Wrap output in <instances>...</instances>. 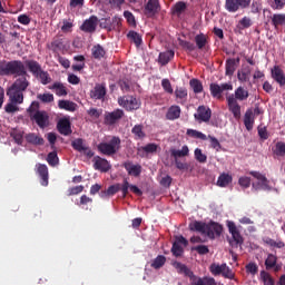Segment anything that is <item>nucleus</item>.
I'll list each match as a JSON object with an SVG mask.
<instances>
[{
	"mask_svg": "<svg viewBox=\"0 0 285 285\" xmlns=\"http://www.w3.org/2000/svg\"><path fill=\"white\" fill-rule=\"evenodd\" d=\"M194 156L196 161H198L199 164H206V161H208V157L199 148L195 149Z\"/></svg>",
	"mask_w": 285,
	"mask_h": 285,
	"instance_id": "57",
	"label": "nucleus"
},
{
	"mask_svg": "<svg viewBox=\"0 0 285 285\" xmlns=\"http://www.w3.org/2000/svg\"><path fill=\"white\" fill-rule=\"evenodd\" d=\"M28 86H30V82L24 76H21L12 83L11 88L19 90L20 92H26V90H28Z\"/></svg>",
	"mask_w": 285,
	"mask_h": 285,
	"instance_id": "28",
	"label": "nucleus"
},
{
	"mask_svg": "<svg viewBox=\"0 0 285 285\" xmlns=\"http://www.w3.org/2000/svg\"><path fill=\"white\" fill-rule=\"evenodd\" d=\"M248 97H250V94H248V90L244 89V87H238L235 90L234 99H236V101H246Z\"/></svg>",
	"mask_w": 285,
	"mask_h": 285,
	"instance_id": "41",
	"label": "nucleus"
},
{
	"mask_svg": "<svg viewBox=\"0 0 285 285\" xmlns=\"http://www.w3.org/2000/svg\"><path fill=\"white\" fill-rule=\"evenodd\" d=\"M236 61H239V58H228L226 60V70H225V75L227 77H233V75H235V70H236Z\"/></svg>",
	"mask_w": 285,
	"mask_h": 285,
	"instance_id": "35",
	"label": "nucleus"
},
{
	"mask_svg": "<svg viewBox=\"0 0 285 285\" xmlns=\"http://www.w3.org/2000/svg\"><path fill=\"white\" fill-rule=\"evenodd\" d=\"M126 114L122 109H115L114 111H109L105 114V125L106 126H115V124H119Z\"/></svg>",
	"mask_w": 285,
	"mask_h": 285,
	"instance_id": "12",
	"label": "nucleus"
},
{
	"mask_svg": "<svg viewBox=\"0 0 285 285\" xmlns=\"http://www.w3.org/2000/svg\"><path fill=\"white\" fill-rule=\"evenodd\" d=\"M261 279L264 285H275V279L266 271H261Z\"/></svg>",
	"mask_w": 285,
	"mask_h": 285,
	"instance_id": "54",
	"label": "nucleus"
},
{
	"mask_svg": "<svg viewBox=\"0 0 285 285\" xmlns=\"http://www.w3.org/2000/svg\"><path fill=\"white\" fill-rule=\"evenodd\" d=\"M98 23L99 18H97V16H91L89 19L83 21L80 30H82V32H95V30H97Z\"/></svg>",
	"mask_w": 285,
	"mask_h": 285,
	"instance_id": "18",
	"label": "nucleus"
},
{
	"mask_svg": "<svg viewBox=\"0 0 285 285\" xmlns=\"http://www.w3.org/2000/svg\"><path fill=\"white\" fill-rule=\"evenodd\" d=\"M98 151L107 157H112L121 150V138L114 136L108 142H100L97 146Z\"/></svg>",
	"mask_w": 285,
	"mask_h": 285,
	"instance_id": "3",
	"label": "nucleus"
},
{
	"mask_svg": "<svg viewBox=\"0 0 285 285\" xmlns=\"http://www.w3.org/2000/svg\"><path fill=\"white\" fill-rule=\"evenodd\" d=\"M206 223H202L199 220H195L193 223L189 224V230L196 232V233H200L202 235L206 234Z\"/></svg>",
	"mask_w": 285,
	"mask_h": 285,
	"instance_id": "39",
	"label": "nucleus"
},
{
	"mask_svg": "<svg viewBox=\"0 0 285 285\" xmlns=\"http://www.w3.org/2000/svg\"><path fill=\"white\" fill-rule=\"evenodd\" d=\"M232 183L233 176H230L229 174H222L217 179V186H219V188H226V186Z\"/></svg>",
	"mask_w": 285,
	"mask_h": 285,
	"instance_id": "43",
	"label": "nucleus"
},
{
	"mask_svg": "<svg viewBox=\"0 0 285 285\" xmlns=\"http://www.w3.org/2000/svg\"><path fill=\"white\" fill-rule=\"evenodd\" d=\"M30 119L36 121L39 128H48V121L50 119V116H48V112L42 110V111H36L33 115H31Z\"/></svg>",
	"mask_w": 285,
	"mask_h": 285,
	"instance_id": "16",
	"label": "nucleus"
},
{
	"mask_svg": "<svg viewBox=\"0 0 285 285\" xmlns=\"http://www.w3.org/2000/svg\"><path fill=\"white\" fill-rule=\"evenodd\" d=\"M225 90H233V85L225 82V83H216V82H212L209 85V91L212 97H214V99H223V92H225Z\"/></svg>",
	"mask_w": 285,
	"mask_h": 285,
	"instance_id": "9",
	"label": "nucleus"
},
{
	"mask_svg": "<svg viewBox=\"0 0 285 285\" xmlns=\"http://www.w3.org/2000/svg\"><path fill=\"white\" fill-rule=\"evenodd\" d=\"M10 75H16L17 77H26V75H28V71L26 70V65L21 60H1L0 76L8 77Z\"/></svg>",
	"mask_w": 285,
	"mask_h": 285,
	"instance_id": "2",
	"label": "nucleus"
},
{
	"mask_svg": "<svg viewBox=\"0 0 285 285\" xmlns=\"http://www.w3.org/2000/svg\"><path fill=\"white\" fill-rule=\"evenodd\" d=\"M92 161L95 170H99L100 173H108L112 168L108 159L101 158L100 156H95Z\"/></svg>",
	"mask_w": 285,
	"mask_h": 285,
	"instance_id": "15",
	"label": "nucleus"
},
{
	"mask_svg": "<svg viewBox=\"0 0 285 285\" xmlns=\"http://www.w3.org/2000/svg\"><path fill=\"white\" fill-rule=\"evenodd\" d=\"M106 83H96L94 89L90 91V98L104 101V99H106Z\"/></svg>",
	"mask_w": 285,
	"mask_h": 285,
	"instance_id": "17",
	"label": "nucleus"
},
{
	"mask_svg": "<svg viewBox=\"0 0 285 285\" xmlns=\"http://www.w3.org/2000/svg\"><path fill=\"white\" fill-rule=\"evenodd\" d=\"M47 161L49 166H57L59 164V156H57V151H51L47 156Z\"/></svg>",
	"mask_w": 285,
	"mask_h": 285,
	"instance_id": "61",
	"label": "nucleus"
},
{
	"mask_svg": "<svg viewBox=\"0 0 285 285\" xmlns=\"http://www.w3.org/2000/svg\"><path fill=\"white\" fill-rule=\"evenodd\" d=\"M174 268H176L179 275H184L185 277L189 278L190 285H217V281L210 276H197L195 273L180 262L173 263Z\"/></svg>",
	"mask_w": 285,
	"mask_h": 285,
	"instance_id": "1",
	"label": "nucleus"
},
{
	"mask_svg": "<svg viewBox=\"0 0 285 285\" xmlns=\"http://www.w3.org/2000/svg\"><path fill=\"white\" fill-rule=\"evenodd\" d=\"M49 88L50 90H55L58 97H66V95H68V89L61 82H53Z\"/></svg>",
	"mask_w": 285,
	"mask_h": 285,
	"instance_id": "40",
	"label": "nucleus"
},
{
	"mask_svg": "<svg viewBox=\"0 0 285 285\" xmlns=\"http://www.w3.org/2000/svg\"><path fill=\"white\" fill-rule=\"evenodd\" d=\"M237 77L240 83H246V81H248V77H250V69L246 68V69L238 70Z\"/></svg>",
	"mask_w": 285,
	"mask_h": 285,
	"instance_id": "55",
	"label": "nucleus"
},
{
	"mask_svg": "<svg viewBox=\"0 0 285 285\" xmlns=\"http://www.w3.org/2000/svg\"><path fill=\"white\" fill-rule=\"evenodd\" d=\"M174 95L177 104H185L186 99H188V89L186 87H176Z\"/></svg>",
	"mask_w": 285,
	"mask_h": 285,
	"instance_id": "31",
	"label": "nucleus"
},
{
	"mask_svg": "<svg viewBox=\"0 0 285 285\" xmlns=\"http://www.w3.org/2000/svg\"><path fill=\"white\" fill-rule=\"evenodd\" d=\"M252 0H232L228 4H225V10L227 12H237L238 10H246V8H250Z\"/></svg>",
	"mask_w": 285,
	"mask_h": 285,
	"instance_id": "14",
	"label": "nucleus"
},
{
	"mask_svg": "<svg viewBox=\"0 0 285 285\" xmlns=\"http://www.w3.org/2000/svg\"><path fill=\"white\" fill-rule=\"evenodd\" d=\"M128 189H130L134 195H137V197H141V195H144V191H141L139 187H137L136 185H130V183H128V179H124L121 185L122 197H128Z\"/></svg>",
	"mask_w": 285,
	"mask_h": 285,
	"instance_id": "20",
	"label": "nucleus"
},
{
	"mask_svg": "<svg viewBox=\"0 0 285 285\" xmlns=\"http://www.w3.org/2000/svg\"><path fill=\"white\" fill-rule=\"evenodd\" d=\"M171 59H175V51L167 50L159 53L158 63H160L161 66H168Z\"/></svg>",
	"mask_w": 285,
	"mask_h": 285,
	"instance_id": "30",
	"label": "nucleus"
},
{
	"mask_svg": "<svg viewBox=\"0 0 285 285\" xmlns=\"http://www.w3.org/2000/svg\"><path fill=\"white\" fill-rule=\"evenodd\" d=\"M265 268L266 271L274 269V273H279V271H282V265L277 264V257L274 254H268L265 259Z\"/></svg>",
	"mask_w": 285,
	"mask_h": 285,
	"instance_id": "22",
	"label": "nucleus"
},
{
	"mask_svg": "<svg viewBox=\"0 0 285 285\" xmlns=\"http://www.w3.org/2000/svg\"><path fill=\"white\" fill-rule=\"evenodd\" d=\"M57 128L58 132H60V135H65L66 137L72 134V129L70 128V120L68 118L60 119L58 121Z\"/></svg>",
	"mask_w": 285,
	"mask_h": 285,
	"instance_id": "25",
	"label": "nucleus"
},
{
	"mask_svg": "<svg viewBox=\"0 0 285 285\" xmlns=\"http://www.w3.org/2000/svg\"><path fill=\"white\" fill-rule=\"evenodd\" d=\"M186 135L193 139H202V141H206V139H208L204 132L197 131L196 129H187Z\"/></svg>",
	"mask_w": 285,
	"mask_h": 285,
	"instance_id": "52",
	"label": "nucleus"
},
{
	"mask_svg": "<svg viewBox=\"0 0 285 285\" xmlns=\"http://www.w3.org/2000/svg\"><path fill=\"white\" fill-rule=\"evenodd\" d=\"M159 10V0H148L144 8V14L148 18L155 17Z\"/></svg>",
	"mask_w": 285,
	"mask_h": 285,
	"instance_id": "21",
	"label": "nucleus"
},
{
	"mask_svg": "<svg viewBox=\"0 0 285 285\" xmlns=\"http://www.w3.org/2000/svg\"><path fill=\"white\" fill-rule=\"evenodd\" d=\"M71 147L73 148V150H77V153H83V156L88 159H92V157H95V153L92 151V149L83 144V138H77L71 141Z\"/></svg>",
	"mask_w": 285,
	"mask_h": 285,
	"instance_id": "10",
	"label": "nucleus"
},
{
	"mask_svg": "<svg viewBox=\"0 0 285 285\" xmlns=\"http://www.w3.org/2000/svg\"><path fill=\"white\" fill-rule=\"evenodd\" d=\"M249 175H252V177H255V179H258V181H261L263 190H273V187H271L269 185L271 181L268 180V178H266V176L262 175V173L249 171Z\"/></svg>",
	"mask_w": 285,
	"mask_h": 285,
	"instance_id": "26",
	"label": "nucleus"
},
{
	"mask_svg": "<svg viewBox=\"0 0 285 285\" xmlns=\"http://www.w3.org/2000/svg\"><path fill=\"white\" fill-rule=\"evenodd\" d=\"M226 101L229 112L233 114V117L234 119H236V121H239L242 119V106H239V102L236 100L235 95H227Z\"/></svg>",
	"mask_w": 285,
	"mask_h": 285,
	"instance_id": "7",
	"label": "nucleus"
},
{
	"mask_svg": "<svg viewBox=\"0 0 285 285\" xmlns=\"http://www.w3.org/2000/svg\"><path fill=\"white\" fill-rule=\"evenodd\" d=\"M183 246H188V239H186L184 236H176L171 246V253L174 257H181V255H184Z\"/></svg>",
	"mask_w": 285,
	"mask_h": 285,
	"instance_id": "13",
	"label": "nucleus"
},
{
	"mask_svg": "<svg viewBox=\"0 0 285 285\" xmlns=\"http://www.w3.org/2000/svg\"><path fill=\"white\" fill-rule=\"evenodd\" d=\"M118 104L128 112H132V110H139V108H141V101L134 96H122L118 98Z\"/></svg>",
	"mask_w": 285,
	"mask_h": 285,
	"instance_id": "6",
	"label": "nucleus"
},
{
	"mask_svg": "<svg viewBox=\"0 0 285 285\" xmlns=\"http://www.w3.org/2000/svg\"><path fill=\"white\" fill-rule=\"evenodd\" d=\"M161 88L165 90V92H167V95H173V92H175L173 89V83H170L169 79L165 78L161 80Z\"/></svg>",
	"mask_w": 285,
	"mask_h": 285,
	"instance_id": "60",
	"label": "nucleus"
},
{
	"mask_svg": "<svg viewBox=\"0 0 285 285\" xmlns=\"http://www.w3.org/2000/svg\"><path fill=\"white\" fill-rule=\"evenodd\" d=\"M37 99L41 101L42 104H52L55 101V95L52 94H39L37 96Z\"/></svg>",
	"mask_w": 285,
	"mask_h": 285,
	"instance_id": "58",
	"label": "nucleus"
},
{
	"mask_svg": "<svg viewBox=\"0 0 285 285\" xmlns=\"http://www.w3.org/2000/svg\"><path fill=\"white\" fill-rule=\"evenodd\" d=\"M210 117H213V110L204 105L199 106L194 114V118L197 124H208V121H210Z\"/></svg>",
	"mask_w": 285,
	"mask_h": 285,
	"instance_id": "8",
	"label": "nucleus"
},
{
	"mask_svg": "<svg viewBox=\"0 0 285 285\" xmlns=\"http://www.w3.org/2000/svg\"><path fill=\"white\" fill-rule=\"evenodd\" d=\"M37 166V174L40 177L41 186H48V166L43 164H38Z\"/></svg>",
	"mask_w": 285,
	"mask_h": 285,
	"instance_id": "27",
	"label": "nucleus"
},
{
	"mask_svg": "<svg viewBox=\"0 0 285 285\" xmlns=\"http://www.w3.org/2000/svg\"><path fill=\"white\" fill-rule=\"evenodd\" d=\"M121 190V184H115L107 188V190L101 193V197H112V195H117Z\"/></svg>",
	"mask_w": 285,
	"mask_h": 285,
	"instance_id": "44",
	"label": "nucleus"
},
{
	"mask_svg": "<svg viewBox=\"0 0 285 285\" xmlns=\"http://www.w3.org/2000/svg\"><path fill=\"white\" fill-rule=\"evenodd\" d=\"M4 111L7 112V115H14V112H19V104L9 101L4 106Z\"/></svg>",
	"mask_w": 285,
	"mask_h": 285,
	"instance_id": "56",
	"label": "nucleus"
},
{
	"mask_svg": "<svg viewBox=\"0 0 285 285\" xmlns=\"http://www.w3.org/2000/svg\"><path fill=\"white\" fill-rule=\"evenodd\" d=\"M222 233H224V227L219 223L209 222L205 227V235L209 239H215V237H220Z\"/></svg>",
	"mask_w": 285,
	"mask_h": 285,
	"instance_id": "11",
	"label": "nucleus"
},
{
	"mask_svg": "<svg viewBox=\"0 0 285 285\" xmlns=\"http://www.w3.org/2000/svg\"><path fill=\"white\" fill-rule=\"evenodd\" d=\"M190 154V149H188V146H183L181 149H170V155L171 157H174V160H177L181 157H188V155Z\"/></svg>",
	"mask_w": 285,
	"mask_h": 285,
	"instance_id": "32",
	"label": "nucleus"
},
{
	"mask_svg": "<svg viewBox=\"0 0 285 285\" xmlns=\"http://www.w3.org/2000/svg\"><path fill=\"white\" fill-rule=\"evenodd\" d=\"M272 78L274 79V81H276V83H278V86L281 88H284L285 86V75H284V70H282V68L279 66H274V68L272 69Z\"/></svg>",
	"mask_w": 285,
	"mask_h": 285,
	"instance_id": "23",
	"label": "nucleus"
},
{
	"mask_svg": "<svg viewBox=\"0 0 285 285\" xmlns=\"http://www.w3.org/2000/svg\"><path fill=\"white\" fill-rule=\"evenodd\" d=\"M181 12H186V2H177L174 6V14H181Z\"/></svg>",
	"mask_w": 285,
	"mask_h": 285,
	"instance_id": "63",
	"label": "nucleus"
},
{
	"mask_svg": "<svg viewBox=\"0 0 285 285\" xmlns=\"http://www.w3.org/2000/svg\"><path fill=\"white\" fill-rule=\"evenodd\" d=\"M194 41H195L198 50H204V48H206V46H208V36L200 32L195 36Z\"/></svg>",
	"mask_w": 285,
	"mask_h": 285,
	"instance_id": "36",
	"label": "nucleus"
},
{
	"mask_svg": "<svg viewBox=\"0 0 285 285\" xmlns=\"http://www.w3.org/2000/svg\"><path fill=\"white\" fill-rule=\"evenodd\" d=\"M7 97H9V101H12V104H23V91L9 87L7 90Z\"/></svg>",
	"mask_w": 285,
	"mask_h": 285,
	"instance_id": "19",
	"label": "nucleus"
},
{
	"mask_svg": "<svg viewBox=\"0 0 285 285\" xmlns=\"http://www.w3.org/2000/svg\"><path fill=\"white\" fill-rule=\"evenodd\" d=\"M274 154L277 157H285V142L283 141L276 142Z\"/></svg>",
	"mask_w": 285,
	"mask_h": 285,
	"instance_id": "59",
	"label": "nucleus"
},
{
	"mask_svg": "<svg viewBox=\"0 0 285 285\" xmlns=\"http://www.w3.org/2000/svg\"><path fill=\"white\" fill-rule=\"evenodd\" d=\"M131 135L135 139H145L146 131H144V125H135L131 129Z\"/></svg>",
	"mask_w": 285,
	"mask_h": 285,
	"instance_id": "48",
	"label": "nucleus"
},
{
	"mask_svg": "<svg viewBox=\"0 0 285 285\" xmlns=\"http://www.w3.org/2000/svg\"><path fill=\"white\" fill-rule=\"evenodd\" d=\"M269 6L272 10H284L285 0H271Z\"/></svg>",
	"mask_w": 285,
	"mask_h": 285,
	"instance_id": "62",
	"label": "nucleus"
},
{
	"mask_svg": "<svg viewBox=\"0 0 285 285\" xmlns=\"http://www.w3.org/2000/svg\"><path fill=\"white\" fill-rule=\"evenodd\" d=\"M24 66L28 68L29 72L36 77L42 69L41 65L37 60H27L24 61Z\"/></svg>",
	"mask_w": 285,
	"mask_h": 285,
	"instance_id": "34",
	"label": "nucleus"
},
{
	"mask_svg": "<svg viewBox=\"0 0 285 285\" xmlns=\"http://www.w3.org/2000/svg\"><path fill=\"white\" fill-rule=\"evenodd\" d=\"M252 26H253V19L245 16L238 21L236 26V30H238V32H242V30H248V28H250Z\"/></svg>",
	"mask_w": 285,
	"mask_h": 285,
	"instance_id": "38",
	"label": "nucleus"
},
{
	"mask_svg": "<svg viewBox=\"0 0 285 285\" xmlns=\"http://www.w3.org/2000/svg\"><path fill=\"white\" fill-rule=\"evenodd\" d=\"M166 264V256L158 255L153 262H151V268H155L156 271H159V268L164 267Z\"/></svg>",
	"mask_w": 285,
	"mask_h": 285,
	"instance_id": "53",
	"label": "nucleus"
},
{
	"mask_svg": "<svg viewBox=\"0 0 285 285\" xmlns=\"http://www.w3.org/2000/svg\"><path fill=\"white\" fill-rule=\"evenodd\" d=\"M209 273H212L214 277L222 275V277H225V279H233V277H235L233 269H230L226 263H223L222 265L213 263L209 266Z\"/></svg>",
	"mask_w": 285,
	"mask_h": 285,
	"instance_id": "5",
	"label": "nucleus"
},
{
	"mask_svg": "<svg viewBox=\"0 0 285 285\" xmlns=\"http://www.w3.org/2000/svg\"><path fill=\"white\" fill-rule=\"evenodd\" d=\"M122 166L131 177H139V175H141V165H135L132 161L127 160L122 164Z\"/></svg>",
	"mask_w": 285,
	"mask_h": 285,
	"instance_id": "24",
	"label": "nucleus"
},
{
	"mask_svg": "<svg viewBox=\"0 0 285 285\" xmlns=\"http://www.w3.org/2000/svg\"><path fill=\"white\" fill-rule=\"evenodd\" d=\"M24 139L28 144H31L32 146H43L46 144V140L43 138L35 132L27 134L24 136Z\"/></svg>",
	"mask_w": 285,
	"mask_h": 285,
	"instance_id": "29",
	"label": "nucleus"
},
{
	"mask_svg": "<svg viewBox=\"0 0 285 285\" xmlns=\"http://www.w3.org/2000/svg\"><path fill=\"white\" fill-rule=\"evenodd\" d=\"M91 55L94 59H104L106 57V49L101 45H96L91 49Z\"/></svg>",
	"mask_w": 285,
	"mask_h": 285,
	"instance_id": "47",
	"label": "nucleus"
},
{
	"mask_svg": "<svg viewBox=\"0 0 285 285\" xmlns=\"http://www.w3.org/2000/svg\"><path fill=\"white\" fill-rule=\"evenodd\" d=\"M127 39L131 41V43H135L136 48H139L144 40L141 39V35H139L137 31H129L127 33Z\"/></svg>",
	"mask_w": 285,
	"mask_h": 285,
	"instance_id": "42",
	"label": "nucleus"
},
{
	"mask_svg": "<svg viewBox=\"0 0 285 285\" xmlns=\"http://www.w3.org/2000/svg\"><path fill=\"white\" fill-rule=\"evenodd\" d=\"M179 117H181V108L179 106H171L166 114V119L169 121H175Z\"/></svg>",
	"mask_w": 285,
	"mask_h": 285,
	"instance_id": "33",
	"label": "nucleus"
},
{
	"mask_svg": "<svg viewBox=\"0 0 285 285\" xmlns=\"http://www.w3.org/2000/svg\"><path fill=\"white\" fill-rule=\"evenodd\" d=\"M238 185H239L240 188H250V177L242 176L238 179Z\"/></svg>",
	"mask_w": 285,
	"mask_h": 285,
	"instance_id": "64",
	"label": "nucleus"
},
{
	"mask_svg": "<svg viewBox=\"0 0 285 285\" xmlns=\"http://www.w3.org/2000/svg\"><path fill=\"white\" fill-rule=\"evenodd\" d=\"M285 23V13H274L272 16V26L275 29L279 28V26H284Z\"/></svg>",
	"mask_w": 285,
	"mask_h": 285,
	"instance_id": "45",
	"label": "nucleus"
},
{
	"mask_svg": "<svg viewBox=\"0 0 285 285\" xmlns=\"http://www.w3.org/2000/svg\"><path fill=\"white\" fill-rule=\"evenodd\" d=\"M10 137L18 144V146L23 145V131L21 129H12L10 131Z\"/></svg>",
	"mask_w": 285,
	"mask_h": 285,
	"instance_id": "50",
	"label": "nucleus"
},
{
	"mask_svg": "<svg viewBox=\"0 0 285 285\" xmlns=\"http://www.w3.org/2000/svg\"><path fill=\"white\" fill-rule=\"evenodd\" d=\"M35 77H37L39 79V81H40V83H42V86H48V83H50V81H52V78H50V73H48V71H45L43 69H40L38 75Z\"/></svg>",
	"mask_w": 285,
	"mask_h": 285,
	"instance_id": "49",
	"label": "nucleus"
},
{
	"mask_svg": "<svg viewBox=\"0 0 285 285\" xmlns=\"http://www.w3.org/2000/svg\"><path fill=\"white\" fill-rule=\"evenodd\" d=\"M253 124H255V120L253 119V109H247L244 116L246 130H250L253 128Z\"/></svg>",
	"mask_w": 285,
	"mask_h": 285,
	"instance_id": "46",
	"label": "nucleus"
},
{
	"mask_svg": "<svg viewBox=\"0 0 285 285\" xmlns=\"http://www.w3.org/2000/svg\"><path fill=\"white\" fill-rule=\"evenodd\" d=\"M190 88L194 90L195 95H199L204 92V85L199 81V79H191L189 81Z\"/></svg>",
	"mask_w": 285,
	"mask_h": 285,
	"instance_id": "51",
	"label": "nucleus"
},
{
	"mask_svg": "<svg viewBox=\"0 0 285 285\" xmlns=\"http://www.w3.org/2000/svg\"><path fill=\"white\" fill-rule=\"evenodd\" d=\"M226 226L232 235V238L229 239V246H232V248H239L244 246V236H242V232H239V228H237L235 222L227 220Z\"/></svg>",
	"mask_w": 285,
	"mask_h": 285,
	"instance_id": "4",
	"label": "nucleus"
},
{
	"mask_svg": "<svg viewBox=\"0 0 285 285\" xmlns=\"http://www.w3.org/2000/svg\"><path fill=\"white\" fill-rule=\"evenodd\" d=\"M58 108H60V110H67L68 112H75V110H77V104L70 100H59Z\"/></svg>",
	"mask_w": 285,
	"mask_h": 285,
	"instance_id": "37",
	"label": "nucleus"
}]
</instances>
